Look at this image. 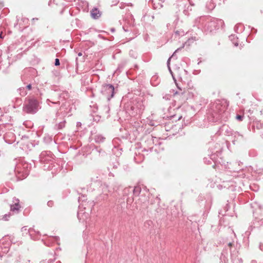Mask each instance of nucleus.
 Here are the masks:
<instances>
[{
  "mask_svg": "<svg viewBox=\"0 0 263 263\" xmlns=\"http://www.w3.org/2000/svg\"><path fill=\"white\" fill-rule=\"evenodd\" d=\"M224 25L221 19L213 18L210 16H202L195 20L194 25L205 33H211L222 27Z\"/></svg>",
  "mask_w": 263,
  "mask_h": 263,
  "instance_id": "f257e3e1",
  "label": "nucleus"
},
{
  "mask_svg": "<svg viewBox=\"0 0 263 263\" xmlns=\"http://www.w3.org/2000/svg\"><path fill=\"white\" fill-rule=\"evenodd\" d=\"M227 109L225 102L218 100L214 103H211L208 109L207 119L210 122H217L220 121Z\"/></svg>",
  "mask_w": 263,
  "mask_h": 263,
  "instance_id": "f03ea898",
  "label": "nucleus"
},
{
  "mask_svg": "<svg viewBox=\"0 0 263 263\" xmlns=\"http://www.w3.org/2000/svg\"><path fill=\"white\" fill-rule=\"evenodd\" d=\"M39 102L33 97L27 98L23 105V111L27 114H34L39 109Z\"/></svg>",
  "mask_w": 263,
  "mask_h": 263,
  "instance_id": "7ed1b4c3",
  "label": "nucleus"
},
{
  "mask_svg": "<svg viewBox=\"0 0 263 263\" xmlns=\"http://www.w3.org/2000/svg\"><path fill=\"white\" fill-rule=\"evenodd\" d=\"M101 93L106 98L107 101H110L114 97L115 93V87L112 84H103L102 86Z\"/></svg>",
  "mask_w": 263,
  "mask_h": 263,
  "instance_id": "20e7f679",
  "label": "nucleus"
},
{
  "mask_svg": "<svg viewBox=\"0 0 263 263\" xmlns=\"http://www.w3.org/2000/svg\"><path fill=\"white\" fill-rule=\"evenodd\" d=\"M187 91L185 90H181L180 91H176L174 95V101L177 103V107L179 108L187 100Z\"/></svg>",
  "mask_w": 263,
  "mask_h": 263,
  "instance_id": "39448f33",
  "label": "nucleus"
},
{
  "mask_svg": "<svg viewBox=\"0 0 263 263\" xmlns=\"http://www.w3.org/2000/svg\"><path fill=\"white\" fill-rule=\"evenodd\" d=\"M84 196H83L82 198L79 197V201L80 202L82 200V203H80L79 208H83L84 210H87L88 212H91L93 207L95 205V202L93 201H85V199H83L82 198H84Z\"/></svg>",
  "mask_w": 263,
  "mask_h": 263,
  "instance_id": "423d86ee",
  "label": "nucleus"
},
{
  "mask_svg": "<svg viewBox=\"0 0 263 263\" xmlns=\"http://www.w3.org/2000/svg\"><path fill=\"white\" fill-rule=\"evenodd\" d=\"M138 202V205L140 209H144L147 207L149 202V198L147 196L141 194L139 199L136 200Z\"/></svg>",
  "mask_w": 263,
  "mask_h": 263,
  "instance_id": "0eeeda50",
  "label": "nucleus"
},
{
  "mask_svg": "<svg viewBox=\"0 0 263 263\" xmlns=\"http://www.w3.org/2000/svg\"><path fill=\"white\" fill-rule=\"evenodd\" d=\"M131 109L136 113V114H141L145 109V105L142 101H138L135 104L131 106Z\"/></svg>",
  "mask_w": 263,
  "mask_h": 263,
  "instance_id": "6e6552de",
  "label": "nucleus"
},
{
  "mask_svg": "<svg viewBox=\"0 0 263 263\" xmlns=\"http://www.w3.org/2000/svg\"><path fill=\"white\" fill-rule=\"evenodd\" d=\"M141 192V188L139 186H135L134 189L129 187L124 189L123 190L124 196L127 195L129 193L133 192V194L135 196H140Z\"/></svg>",
  "mask_w": 263,
  "mask_h": 263,
  "instance_id": "1a4fd4ad",
  "label": "nucleus"
},
{
  "mask_svg": "<svg viewBox=\"0 0 263 263\" xmlns=\"http://www.w3.org/2000/svg\"><path fill=\"white\" fill-rule=\"evenodd\" d=\"M133 201L134 198L133 196L128 197L126 199L127 207L132 211H135L139 208V205H138L137 201H136V202L134 204H133Z\"/></svg>",
  "mask_w": 263,
  "mask_h": 263,
  "instance_id": "9d476101",
  "label": "nucleus"
},
{
  "mask_svg": "<svg viewBox=\"0 0 263 263\" xmlns=\"http://www.w3.org/2000/svg\"><path fill=\"white\" fill-rule=\"evenodd\" d=\"M13 202L14 204L10 205V210L12 212H18L20 208H21L19 204V200L17 198H13Z\"/></svg>",
  "mask_w": 263,
  "mask_h": 263,
  "instance_id": "9b49d317",
  "label": "nucleus"
},
{
  "mask_svg": "<svg viewBox=\"0 0 263 263\" xmlns=\"http://www.w3.org/2000/svg\"><path fill=\"white\" fill-rule=\"evenodd\" d=\"M90 14L92 18L96 20L100 17L101 13L98 8H94L90 11Z\"/></svg>",
  "mask_w": 263,
  "mask_h": 263,
  "instance_id": "f8f14e48",
  "label": "nucleus"
},
{
  "mask_svg": "<svg viewBox=\"0 0 263 263\" xmlns=\"http://www.w3.org/2000/svg\"><path fill=\"white\" fill-rule=\"evenodd\" d=\"M215 7V4L213 0H210L207 2L206 4V8L209 11H212Z\"/></svg>",
  "mask_w": 263,
  "mask_h": 263,
  "instance_id": "ddd939ff",
  "label": "nucleus"
},
{
  "mask_svg": "<svg viewBox=\"0 0 263 263\" xmlns=\"http://www.w3.org/2000/svg\"><path fill=\"white\" fill-rule=\"evenodd\" d=\"M105 138L101 135H97L95 136L94 140L96 143H102L104 142Z\"/></svg>",
  "mask_w": 263,
  "mask_h": 263,
  "instance_id": "4468645a",
  "label": "nucleus"
},
{
  "mask_svg": "<svg viewBox=\"0 0 263 263\" xmlns=\"http://www.w3.org/2000/svg\"><path fill=\"white\" fill-rule=\"evenodd\" d=\"M110 107L108 105H105L102 108V114L104 116L108 117Z\"/></svg>",
  "mask_w": 263,
  "mask_h": 263,
  "instance_id": "2eb2a0df",
  "label": "nucleus"
},
{
  "mask_svg": "<svg viewBox=\"0 0 263 263\" xmlns=\"http://www.w3.org/2000/svg\"><path fill=\"white\" fill-rule=\"evenodd\" d=\"M183 47H184V45H183L181 47L178 48L177 49H176V50H175V51L173 53V54H172V57H171L170 58H169V59H168V60H167V66H168V69H169V70H170V72H171V73H172V71H171V68H170V66H169V65H170V62L171 59L172 58L174 57L176 53L177 52H178L179 51H180V50L182 48H183Z\"/></svg>",
  "mask_w": 263,
  "mask_h": 263,
  "instance_id": "dca6fc26",
  "label": "nucleus"
},
{
  "mask_svg": "<svg viewBox=\"0 0 263 263\" xmlns=\"http://www.w3.org/2000/svg\"><path fill=\"white\" fill-rule=\"evenodd\" d=\"M65 123H66V121L64 120V121H63L62 122H60L59 123L56 124L55 125V129H57V130H61L62 129H63L65 126Z\"/></svg>",
  "mask_w": 263,
  "mask_h": 263,
  "instance_id": "f3484780",
  "label": "nucleus"
},
{
  "mask_svg": "<svg viewBox=\"0 0 263 263\" xmlns=\"http://www.w3.org/2000/svg\"><path fill=\"white\" fill-rule=\"evenodd\" d=\"M58 99L59 100H60L61 98H62L64 100H65L68 97V93L67 92H66V91H63L61 93H59L58 94Z\"/></svg>",
  "mask_w": 263,
  "mask_h": 263,
  "instance_id": "a211bd4d",
  "label": "nucleus"
},
{
  "mask_svg": "<svg viewBox=\"0 0 263 263\" xmlns=\"http://www.w3.org/2000/svg\"><path fill=\"white\" fill-rule=\"evenodd\" d=\"M253 126L255 127L257 129H260L263 128V121L262 122H256L254 123Z\"/></svg>",
  "mask_w": 263,
  "mask_h": 263,
  "instance_id": "6ab92c4d",
  "label": "nucleus"
},
{
  "mask_svg": "<svg viewBox=\"0 0 263 263\" xmlns=\"http://www.w3.org/2000/svg\"><path fill=\"white\" fill-rule=\"evenodd\" d=\"M17 91L22 96H25L27 95V92L25 87H21L17 89Z\"/></svg>",
  "mask_w": 263,
  "mask_h": 263,
  "instance_id": "aec40b11",
  "label": "nucleus"
},
{
  "mask_svg": "<svg viewBox=\"0 0 263 263\" xmlns=\"http://www.w3.org/2000/svg\"><path fill=\"white\" fill-rule=\"evenodd\" d=\"M10 216H11L10 213H9L8 214H6L5 215H3L1 218L0 217V220L7 221V220H8L9 218L10 217Z\"/></svg>",
  "mask_w": 263,
  "mask_h": 263,
  "instance_id": "412c9836",
  "label": "nucleus"
},
{
  "mask_svg": "<svg viewBox=\"0 0 263 263\" xmlns=\"http://www.w3.org/2000/svg\"><path fill=\"white\" fill-rule=\"evenodd\" d=\"M44 140L46 143H49L52 141V139L51 137L47 136L44 138Z\"/></svg>",
  "mask_w": 263,
  "mask_h": 263,
  "instance_id": "4be33fe9",
  "label": "nucleus"
},
{
  "mask_svg": "<svg viewBox=\"0 0 263 263\" xmlns=\"http://www.w3.org/2000/svg\"><path fill=\"white\" fill-rule=\"evenodd\" d=\"M243 115H237L236 116V119L239 121H241L243 120Z\"/></svg>",
  "mask_w": 263,
  "mask_h": 263,
  "instance_id": "5701e85b",
  "label": "nucleus"
},
{
  "mask_svg": "<svg viewBox=\"0 0 263 263\" xmlns=\"http://www.w3.org/2000/svg\"><path fill=\"white\" fill-rule=\"evenodd\" d=\"M53 204H54V202L52 200H49L47 202V205L49 206V207H52L53 206Z\"/></svg>",
  "mask_w": 263,
  "mask_h": 263,
  "instance_id": "b1692460",
  "label": "nucleus"
},
{
  "mask_svg": "<svg viewBox=\"0 0 263 263\" xmlns=\"http://www.w3.org/2000/svg\"><path fill=\"white\" fill-rule=\"evenodd\" d=\"M47 101H49V102H50L51 103H52V104H60V102L59 100L55 101H51L50 100L48 99Z\"/></svg>",
  "mask_w": 263,
  "mask_h": 263,
  "instance_id": "393cba45",
  "label": "nucleus"
},
{
  "mask_svg": "<svg viewBox=\"0 0 263 263\" xmlns=\"http://www.w3.org/2000/svg\"><path fill=\"white\" fill-rule=\"evenodd\" d=\"M153 223V222L151 220H148V221H146L145 222V226L146 227V225L148 226H151Z\"/></svg>",
  "mask_w": 263,
  "mask_h": 263,
  "instance_id": "a878e982",
  "label": "nucleus"
},
{
  "mask_svg": "<svg viewBox=\"0 0 263 263\" xmlns=\"http://www.w3.org/2000/svg\"><path fill=\"white\" fill-rule=\"evenodd\" d=\"M173 76V79L174 80L175 83H176V84L177 86V88H178L179 90L178 91H180L181 90H183L179 85L178 84L176 83V80H175V78L174 77V76L172 75Z\"/></svg>",
  "mask_w": 263,
  "mask_h": 263,
  "instance_id": "bb28decb",
  "label": "nucleus"
},
{
  "mask_svg": "<svg viewBox=\"0 0 263 263\" xmlns=\"http://www.w3.org/2000/svg\"><path fill=\"white\" fill-rule=\"evenodd\" d=\"M60 60L59 59H55V62H54V65L55 66H59L60 65Z\"/></svg>",
  "mask_w": 263,
  "mask_h": 263,
  "instance_id": "cd10ccee",
  "label": "nucleus"
},
{
  "mask_svg": "<svg viewBox=\"0 0 263 263\" xmlns=\"http://www.w3.org/2000/svg\"><path fill=\"white\" fill-rule=\"evenodd\" d=\"M235 35H231L229 36V38L231 40V41H233V40H235Z\"/></svg>",
  "mask_w": 263,
  "mask_h": 263,
  "instance_id": "c85d7f7f",
  "label": "nucleus"
},
{
  "mask_svg": "<svg viewBox=\"0 0 263 263\" xmlns=\"http://www.w3.org/2000/svg\"><path fill=\"white\" fill-rule=\"evenodd\" d=\"M26 89H28V90H31V88H32V86L30 84H28V85L26 86V87H25Z\"/></svg>",
  "mask_w": 263,
  "mask_h": 263,
  "instance_id": "c756f323",
  "label": "nucleus"
},
{
  "mask_svg": "<svg viewBox=\"0 0 263 263\" xmlns=\"http://www.w3.org/2000/svg\"><path fill=\"white\" fill-rule=\"evenodd\" d=\"M107 194H104L103 195V198L102 199H105L106 198H107Z\"/></svg>",
  "mask_w": 263,
  "mask_h": 263,
  "instance_id": "7c9ffc66",
  "label": "nucleus"
},
{
  "mask_svg": "<svg viewBox=\"0 0 263 263\" xmlns=\"http://www.w3.org/2000/svg\"><path fill=\"white\" fill-rule=\"evenodd\" d=\"M233 43V44H234V45H235V46H237L238 45V42H235V41H234Z\"/></svg>",
  "mask_w": 263,
  "mask_h": 263,
  "instance_id": "2f4dec72",
  "label": "nucleus"
},
{
  "mask_svg": "<svg viewBox=\"0 0 263 263\" xmlns=\"http://www.w3.org/2000/svg\"><path fill=\"white\" fill-rule=\"evenodd\" d=\"M77 126H81V122H78L77 123Z\"/></svg>",
  "mask_w": 263,
  "mask_h": 263,
  "instance_id": "473e14b6",
  "label": "nucleus"
},
{
  "mask_svg": "<svg viewBox=\"0 0 263 263\" xmlns=\"http://www.w3.org/2000/svg\"><path fill=\"white\" fill-rule=\"evenodd\" d=\"M233 245V242H229V243H228V246H229V247H232Z\"/></svg>",
  "mask_w": 263,
  "mask_h": 263,
  "instance_id": "72a5a7b5",
  "label": "nucleus"
},
{
  "mask_svg": "<svg viewBox=\"0 0 263 263\" xmlns=\"http://www.w3.org/2000/svg\"><path fill=\"white\" fill-rule=\"evenodd\" d=\"M32 231V229H30L29 230V233H30V235H31V232Z\"/></svg>",
  "mask_w": 263,
  "mask_h": 263,
  "instance_id": "f704fd0d",
  "label": "nucleus"
},
{
  "mask_svg": "<svg viewBox=\"0 0 263 263\" xmlns=\"http://www.w3.org/2000/svg\"><path fill=\"white\" fill-rule=\"evenodd\" d=\"M46 160H47V159L46 158H45V159H42V161H46Z\"/></svg>",
  "mask_w": 263,
  "mask_h": 263,
  "instance_id": "c9c22d12",
  "label": "nucleus"
},
{
  "mask_svg": "<svg viewBox=\"0 0 263 263\" xmlns=\"http://www.w3.org/2000/svg\"><path fill=\"white\" fill-rule=\"evenodd\" d=\"M260 248L262 251H263V246H260Z\"/></svg>",
  "mask_w": 263,
  "mask_h": 263,
  "instance_id": "e433bc0d",
  "label": "nucleus"
},
{
  "mask_svg": "<svg viewBox=\"0 0 263 263\" xmlns=\"http://www.w3.org/2000/svg\"><path fill=\"white\" fill-rule=\"evenodd\" d=\"M97 151L99 153H101V151H102V149H100L99 150H98V149H97Z\"/></svg>",
  "mask_w": 263,
  "mask_h": 263,
  "instance_id": "4c0bfd02",
  "label": "nucleus"
},
{
  "mask_svg": "<svg viewBox=\"0 0 263 263\" xmlns=\"http://www.w3.org/2000/svg\"><path fill=\"white\" fill-rule=\"evenodd\" d=\"M82 53H81V52H80V53H78V55H79V56H81V55H82Z\"/></svg>",
  "mask_w": 263,
  "mask_h": 263,
  "instance_id": "58836bf2",
  "label": "nucleus"
},
{
  "mask_svg": "<svg viewBox=\"0 0 263 263\" xmlns=\"http://www.w3.org/2000/svg\"><path fill=\"white\" fill-rule=\"evenodd\" d=\"M38 19L37 18H33L32 20H37Z\"/></svg>",
  "mask_w": 263,
  "mask_h": 263,
  "instance_id": "ea45409f",
  "label": "nucleus"
},
{
  "mask_svg": "<svg viewBox=\"0 0 263 263\" xmlns=\"http://www.w3.org/2000/svg\"><path fill=\"white\" fill-rule=\"evenodd\" d=\"M129 5H130V6H132V4L131 3H129V4L128 5V6H129Z\"/></svg>",
  "mask_w": 263,
  "mask_h": 263,
  "instance_id": "a19ab883",
  "label": "nucleus"
},
{
  "mask_svg": "<svg viewBox=\"0 0 263 263\" xmlns=\"http://www.w3.org/2000/svg\"><path fill=\"white\" fill-rule=\"evenodd\" d=\"M184 72L185 73H187V71H186V70H184Z\"/></svg>",
  "mask_w": 263,
  "mask_h": 263,
  "instance_id": "79ce46f5",
  "label": "nucleus"
},
{
  "mask_svg": "<svg viewBox=\"0 0 263 263\" xmlns=\"http://www.w3.org/2000/svg\"><path fill=\"white\" fill-rule=\"evenodd\" d=\"M180 79L181 80V81H183L182 78L180 77Z\"/></svg>",
  "mask_w": 263,
  "mask_h": 263,
  "instance_id": "37998d69",
  "label": "nucleus"
},
{
  "mask_svg": "<svg viewBox=\"0 0 263 263\" xmlns=\"http://www.w3.org/2000/svg\"><path fill=\"white\" fill-rule=\"evenodd\" d=\"M79 215H80V213H78V217L79 216Z\"/></svg>",
  "mask_w": 263,
  "mask_h": 263,
  "instance_id": "c03bdc74",
  "label": "nucleus"
}]
</instances>
